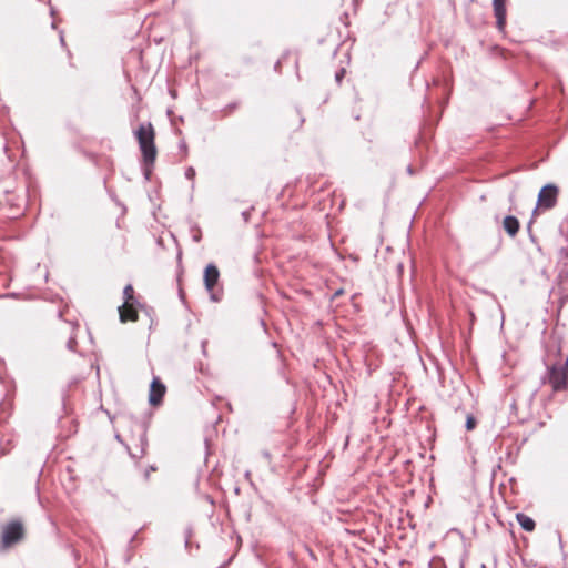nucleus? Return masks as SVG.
<instances>
[{
    "label": "nucleus",
    "instance_id": "nucleus-1",
    "mask_svg": "<svg viewBox=\"0 0 568 568\" xmlns=\"http://www.w3.org/2000/svg\"><path fill=\"white\" fill-rule=\"evenodd\" d=\"M136 139L144 161L153 163L156 156V148L154 144V129L151 123L141 124L135 132Z\"/></svg>",
    "mask_w": 568,
    "mask_h": 568
},
{
    "label": "nucleus",
    "instance_id": "nucleus-2",
    "mask_svg": "<svg viewBox=\"0 0 568 568\" xmlns=\"http://www.w3.org/2000/svg\"><path fill=\"white\" fill-rule=\"evenodd\" d=\"M23 537V527L18 521L8 524L2 530V544L4 547H9L12 544L18 542Z\"/></svg>",
    "mask_w": 568,
    "mask_h": 568
},
{
    "label": "nucleus",
    "instance_id": "nucleus-3",
    "mask_svg": "<svg viewBox=\"0 0 568 568\" xmlns=\"http://www.w3.org/2000/svg\"><path fill=\"white\" fill-rule=\"evenodd\" d=\"M558 189L552 184L544 186L538 194V206L551 209L557 203Z\"/></svg>",
    "mask_w": 568,
    "mask_h": 568
},
{
    "label": "nucleus",
    "instance_id": "nucleus-4",
    "mask_svg": "<svg viewBox=\"0 0 568 568\" xmlns=\"http://www.w3.org/2000/svg\"><path fill=\"white\" fill-rule=\"evenodd\" d=\"M550 383L555 389H560L568 385V356L564 367L551 371Z\"/></svg>",
    "mask_w": 568,
    "mask_h": 568
},
{
    "label": "nucleus",
    "instance_id": "nucleus-5",
    "mask_svg": "<svg viewBox=\"0 0 568 568\" xmlns=\"http://www.w3.org/2000/svg\"><path fill=\"white\" fill-rule=\"evenodd\" d=\"M165 394V386L159 381V378H154L150 386L149 402L151 405H158L162 400V397Z\"/></svg>",
    "mask_w": 568,
    "mask_h": 568
},
{
    "label": "nucleus",
    "instance_id": "nucleus-6",
    "mask_svg": "<svg viewBox=\"0 0 568 568\" xmlns=\"http://www.w3.org/2000/svg\"><path fill=\"white\" fill-rule=\"evenodd\" d=\"M506 2L507 0H493L494 13L497 28L503 31L506 24Z\"/></svg>",
    "mask_w": 568,
    "mask_h": 568
},
{
    "label": "nucleus",
    "instance_id": "nucleus-7",
    "mask_svg": "<svg viewBox=\"0 0 568 568\" xmlns=\"http://www.w3.org/2000/svg\"><path fill=\"white\" fill-rule=\"evenodd\" d=\"M220 273L216 266L210 264L205 267L204 271V284L207 291H212L215 284L217 283Z\"/></svg>",
    "mask_w": 568,
    "mask_h": 568
},
{
    "label": "nucleus",
    "instance_id": "nucleus-8",
    "mask_svg": "<svg viewBox=\"0 0 568 568\" xmlns=\"http://www.w3.org/2000/svg\"><path fill=\"white\" fill-rule=\"evenodd\" d=\"M120 318L122 322L136 321L138 313L131 303L125 301L121 307H119Z\"/></svg>",
    "mask_w": 568,
    "mask_h": 568
},
{
    "label": "nucleus",
    "instance_id": "nucleus-9",
    "mask_svg": "<svg viewBox=\"0 0 568 568\" xmlns=\"http://www.w3.org/2000/svg\"><path fill=\"white\" fill-rule=\"evenodd\" d=\"M503 226L510 236H515L519 230V222L517 217L508 215L504 219Z\"/></svg>",
    "mask_w": 568,
    "mask_h": 568
},
{
    "label": "nucleus",
    "instance_id": "nucleus-10",
    "mask_svg": "<svg viewBox=\"0 0 568 568\" xmlns=\"http://www.w3.org/2000/svg\"><path fill=\"white\" fill-rule=\"evenodd\" d=\"M516 518H517V521L519 523V525L521 526V528L524 530H526V531H532L534 530L535 521L530 517H528V516H526L524 514H517Z\"/></svg>",
    "mask_w": 568,
    "mask_h": 568
},
{
    "label": "nucleus",
    "instance_id": "nucleus-11",
    "mask_svg": "<svg viewBox=\"0 0 568 568\" xmlns=\"http://www.w3.org/2000/svg\"><path fill=\"white\" fill-rule=\"evenodd\" d=\"M476 424H477L476 418H475L473 415H468V416L466 417V429H467V430H473V429H475Z\"/></svg>",
    "mask_w": 568,
    "mask_h": 568
},
{
    "label": "nucleus",
    "instance_id": "nucleus-12",
    "mask_svg": "<svg viewBox=\"0 0 568 568\" xmlns=\"http://www.w3.org/2000/svg\"><path fill=\"white\" fill-rule=\"evenodd\" d=\"M124 296L125 301H128V303H131L130 301L133 298V287L131 285H126L124 287Z\"/></svg>",
    "mask_w": 568,
    "mask_h": 568
},
{
    "label": "nucleus",
    "instance_id": "nucleus-13",
    "mask_svg": "<svg viewBox=\"0 0 568 568\" xmlns=\"http://www.w3.org/2000/svg\"><path fill=\"white\" fill-rule=\"evenodd\" d=\"M186 175L189 178H192L194 175V170L192 168H190L187 171H186Z\"/></svg>",
    "mask_w": 568,
    "mask_h": 568
}]
</instances>
